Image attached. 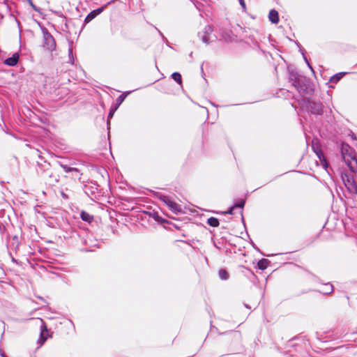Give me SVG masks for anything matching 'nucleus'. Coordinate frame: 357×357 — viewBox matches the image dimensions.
Instances as JSON below:
<instances>
[{
	"instance_id": "1",
	"label": "nucleus",
	"mask_w": 357,
	"mask_h": 357,
	"mask_svg": "<svg viewBox=\"0 0 357 357\" xmlns=\"http://www.w3.org/2000/svg\"><path fill=\"white\" fill-rule=\"evenodd\" d=\"M289 81L302 96L310 94L313 91L311 88L310 80L296 72H289Z\"/></svg>"
},
{
	"instance_id": "2",
	"label": "nucleus",
	"mask_w": 357,
	"mask_h": 357,
	"mask_svg": "<svg viewBox=\"0 0 357 357\" xmlns=\"http://www.w3.org/2000/svg\"><path fill=\"white\" fill-rule=\"evenodd\" d=\"M58 164L66 172L65 178H70L74 181L82 182V176L83 173L81 168L73 167L71 164H64L62 162H58Z\"/></svg>"
},
{
	"instance_id": "3",
	"label": "nucleus",
	"mask_w": 357,
	"mask_h": 357,
	"mask_svg": "<svg viewBox=\"0 0 357 357\" xmlns=\"http://www.w3.org/2000/svg\"><path fill=\"white\" fill-rule=\"evenodd\" d=\"M340 176L347 191L351 195H357V182L354 175L347 170H342L340 172Z\"/></svg>"
},
{
	"instance_id": "4",
	"label": "nucleus",
	"mask_w": 357,
	"mask_h": 357,
	"mask_svg": "<svg viewBox=\"0 0 357 357\" xmlns=\"http://www.w3.org/2000/svg\"><path fill=\"white\" fill-rule=\"evenodd\" d=\"M42 33L43 36V47L47 51L52 52L56 50V43L54 38L50 33L48 29L45 27L42 28Z\"/></svg>"
},
{
	"instance_id": "5",
	"label": "nucleus",
	"mask_w": 357,
	"mask_h": 357,
	"mask_svg": "<svg viewBox=\"0 0 357 357\" xmlns=\"http://www.w3.org/2000/svg\"><path fill=\"white\" fill-rule=\"evenodd\" d=\"M305 103L307 110L314 115H322L323 114V104L320 101H316L313 100H303Z\"/></svg>"
},
{
	"instance_id": "6",
	"label": "nucleus",
	"mask_w": 357,
	"mask_h": 357,
	"mask_svg": "<svg viewBox=\"0 0 357 357\" xmlns=\"http://www.w3.org/2000/svg\"><path fill=\"white\" fill-rule=\"evenodd\" d=\"M157 197L163 202L174 213L178 214L182 213L181 206L173 201L169 196L158 194Z\"/></svg>"
},
{
	"instance_id": "7",
	"label": "nucleus",
	"mask_w": 357,
	"mask_h": 357,
	"mask_svg": "<svg viewBox=\"0 0 357 357\" xmlns=\"http://www.w3.org/2000/svg\"><path fill=\"white\" fill-rule=\"evenodd\" d=\"M99 185L96 182H91L90 185H84V191L91 199H96L98 194Z\"/></svg>"
},
{
	"instance_id": "8",
	"label": "nucleus",
	"mask_w": 357,
	"mask_h": 357,
	"mask_svg": "<svg viewBox=\"0 0 357 357\" xmlns=\"http://www.w3.org/2000/svg\"><path fill=\"white\" fill-rule=\"evenodd\" d=\"M312 149L315 154L317 155V156L318 157L322 167L324 168V169L328 171L327 169L329 167V164L321 149L319 147L318 145L313 144Z\"/></svg>"
},
{
	"instance_id": "9",
	"label": "nucleus",
	"mask_w": 357,
	"mask_h": 357,
	"mask_svg": "<svg viewBox=\"0 0 357 357\" xmlns=\"http://www.w3.org/2000/svg\"><path fill=\"white\" fill-rule=\"evenodd\" d=\"M213 31V25H206L202 31L198 33V37L202 41L208 45L210 43L208 36L211 35Z\"/></svg>"
},
{
	"instance_id": "10",
	"label": "nucleus",
	"mask_w": 357,
	"mask_h": 357,
	"mask_svg": "<svg viewBox=\"0 0 357 357\" xmlns=\"http://www.w3.org/2000/svg\"><path fill=\"white\" fill-rule=\"evenodd\" d=\"M343 160L349 168L351 174L357 173V158L354 155H351L349 154V158L344 156Z\"/></svg>"
},
{
	"instance_id": "11",
	"label": "nucleus",
	"mask_w": 357,
	"mask_h": 357,
	"mask_svg": "<svg viewBox=\"0 0 357 357\" xmlns=\"http://www.w3.org/2000/svg\"><path fill=\"white\" fill-rule=\"evenodd\" d=\"M42 178H43L47 183L52 185L57 183L59 181L58 177L52 171L51 167L46 174H45V176H43Z\"/></svg>"
},
{
	"instance_id": "12",
	"label": "nucleus",
	"mask_w": 357,
	"mask_h": 357,
	"mask_svg": "<svg viewBox=\"0 0 357 357\" xmlns=\"http://www.w3.org/2000/svg\"><path fill=\"white\" fill-rule=\"evenodd\" d=\"M50 167V164L46 162V161H45L44 163L37 162L36 172L38 175L41 178L45 176V174H46Z\"/></svg>"
},
{
	"instance_id": "13",
	"label": "nucleus",
	"mask_w": 357,
	"mask_h": 357,
	"mask_svg": "<svg viewBox=\"0 0 357 357\" xmlns=\"http://www.w3.org/2000/svg\"><path fill=\"white\" fill-rule=\"evenodd\" d=\"M40 322L42 323L40 326V334L39 337V342L43 344L47 340L48 337V329L47 328V325L45 322L42 319H39Z\"/></svg>"
},
{
	"instance_id": "14",
	"label": "nucleus",
	"mask_w": 357,
	"mask_h": 357,
	"mask_svg": "<svg viewBox=\"0 0 357 357\" xmlns=\"http://www.w3.org/2000/svg\"><path fill=\"white\" fill-rule=\"evenodd\" d=\"M106 6H101L90 12L84 19V23L87 24L100 15L105 8Z\"/></svg>"
},
{
	"instance_id": "15",
	"label": "nucleus",
	"mask_w": 357,
	"mask_h": 357,
	"mask_svg": "<svg viewBox=\"0 0 357 357\" xmlns=\"http://www.w3.org/2000/svg\"><path fill=\"white\" fill-rule=\"evenodd\" d=\"M20 55L18 53H14L12 56L5 59L4 64L8 66H15L19 61Z\"/></svg>"
},
{
	"instance_id": "16",
	"label": "nucleus",
	"mask_w": 357,
	"mask_h": 357,
	"mask_svg": "<svg viewBox=\"0 0 357 357\" xmlns=\"http://www.w3.org/2000/svg\"><path fill=\"white\" fill-rule=\"evenodd\" d=\"M352 152L353 150L349 144H342L341 148V153L343 159L344 156H346V158H349V154L353 155Z\"/></svg>"
},
{
	"instance_id": "17",
	"label": "nucleus",
	"mask_w": 357,
	"mask_h": 357,
	"mask_svg": "<svg viewBox=\"0 0 357 357\" xmlns=\"http://www.w3.org/2000/svg\"><path fill=\"white\" fill-rule=\"evenodd\" d=\"M268 19L273 24H278L279 22L278 12L275 9L271 10L268 14Z\"/></svg>"
},
{
	"instance_id": "18",
	"label": "nucleus",
	"mask_w": 357,
	"mask_h": 357,
	"mask_svg": "<svg viewBox=\"0 0 357 357\" xmlns=\"http://www.w3.org/2000/svg\"><path fill=\"white\" fill-rule=\"evenodd\" d=\"M270 263L269 260L263 258L259 260L257 267L259 269L264 271L269 266Z\"/></svg>"
},
{
	"instance_id": "19",
	"label": "nucleus",
	"mask_w": 357,
	"mask_h": 357,
	"mask_svg": "<svg viewBox=\"0 0 357 357\" xmlns=\"http://www.w3.org/2000/svg\"><path fill=\"white\" fill-rule=\"evenodd\" d=\"M80 218L83 221L89 223H91L93 220V215H90L89 213L84 211H82L80 213Z\"/></svg>"
},
{
	"instance_id": "20",
	"label": "nucleus",
	"mask_w": 357,
	"mask_h": 357,
	"mask_svg": "<svg viewBox=\"0 0 357 357\" xmlns=\"http://www.w3.org/2000/svg\"><path fill=\"white\" fill-rule=\"evenodd\" d=\"M69 48H68V63H71L72 65L74 64L75 62V58L73 53V42L72 40H69Z\"/></svg>"
},
{
	"instance_id": "21",
	"label": "nucleus",
	"mask_w": 357,
	"mask_h": 357,
	"mask_svg": "<svg viewBox=\"0 0 357 357\" xmlns=\"http://www.w3.org/2000/svg\"><path fill=\"white\" fill-rule=\"evenodd\" d=\"M346 74V73L342 72L338 73L334 75H333L331 79H329V82L331 83L337 84Z\"/></svg>"
},
{
	"instance_id": "22",
	"label": "nucleus",
	"mask_w": 357,
	"mask_h": 357,
	"mask_svg": "<svg viewBox=\"0 0 357 357\" xmlns=\"http://www.w3.org/2000/svg\"><path fill=\"white\" fill-rule=\"evenodd\" d=\"M130 92H126V93H123L122 94H121L117 98H116V109H117L121 104L122 102L124 101V100L126 99V98L127 97V96L130 93Z\"/></svg>"
},
{
	"instance_id": "23",
	"label": "nucleus",
	"mask_w": 357,
	"mask_h": 357,
	"mask_svg": "<svg viewBox=\"0 0 357 357\" xmlns=\"http://www.w3.org/2000/svg\"><path fill=\"white\" fill-rule=\"evenodd\" d=\"M207 223L208 225L213 227H218L220 225L219 220L215 217H211L207 220Z\"/></svg>"
},
{
	"instance_id": "24",
	"label": "nucleus",
	"mask_w": 357,
	"mask_h": 357,
	"mask_svg": "<svg viewBox=\"0 0 357 357\" xmlns=\"http://www.w3.org/2000/svg\"><path fill=\"white\" fill-rule=\"evenodd\" d=\"M172 78L179 85L182 84L181 75L178 72H174L171 75Z\"/></svg>"
},
{
	"instance_id": "25",
	"label": "nucleus",
	"mask_w": 357,
	"mask_h": 357,
	"mask_svg": "<svg viewBox=\"0 0 357 357\" xmlns=\"http://www.w3.org/2000/svg\"><path fill=\"white\" fill-rule=\"evenodd\" d=\"M288 347H295V350L296 351H298V352H301V350L302 349V346L297 344V343H294V340H290L287 344Z\"/></svg>"
},
{
	"instance_id": "26",
	"label": "nucleus",
	"mask_w": 357,
	"mask_h": 357,
	"mask_svg": "<svg viewBox=\"0 0 357 357\" xmlns=\"http://www.w3.org/2000/svg\"><path fill=\"white\" fill-rule=\"evenodd\" d=\"M218 274L221 280H226L229 278V273L225 269H220Z\"/></svg>"
},
{
	"instance_id": "27",
	"label": "nucleus",
	"mask_w": 357,
	"mask_h": 357,
	"mask_svg": "<svg viewBox=\"0 0 357 357\" xmlns=\"http://www.w3.org/2000/svg\"><path fill=\"white\" fill-rule=\"evenodd\" d=\"M333 291V286L331 284L328 283V284H326V289L322 293L325 295H329Z\"/></svg>"
},
{
	"instance_id": "28",
	"label": "nucleus",
	"mask_w": 357,
	"mask_h": 357,
	"mask_svg": "<svg viewBox=\"0 0 357 357\" xmlns=\"http://www.w3.org/2000/svg\"><path fill=\"white\" fill-rule=\"evenodd\" d=\"M245 204V200L243 199H241L237 202L234 203V207H235V208H239L243 209Z\"/></svg>"
},
{
	"instance_id": "29",
	"label": "nucleus",
	"mask_w": 357,
	"mask_h": 357,
	"mask_svg": "<svg viewBox=\"0 0 357 357\" xmlns=\"http://www.w3.org/2000/svg\"><path fill=\"white\" fill-rule=\"evenodd\" d=\"M30 6L36 12L40 11V8H38L32 1V0H26Z\"/></svg>"
},
{
	"instance_id": "30",
	"label": "nucleus",
	"mask_w": 357,
	"mask_h": 357,
	"mask_svg": "<svg viewBox=\"0 0 357 357\" xmlns=\"http://www.w3.org/2000/svg\"><path fill=\"white\" fill-rule=\"evenodd\" d=\"M116 109V108L114 109H110V111H109V112L108 114V117H107L108 118V119H107V126L109 125V119L112 118V116H114V114Z\"/></svg>"
},
{
	"instance_id": "31",
	"label": "nucleus",
	"mask_w": 357,
	"mask_h": 357,
	"mask_svg": "<svg viewBox=\"0 0 357 357\" xmlns=\"http://www.w3.org/2000/svg\"><path fill=\"white\" fill-rule=\"evenodd\" d=\"M235 207H234V205L228 208V210L225 212H223L224 214H229V215H233L234 214V210Z\"/></svg>"
},
{
	"instance_id": "32",
	"label": "nucleus",
	"mask_w": 357,
	"mask_h": 357,
	"mask_svg": "<svg viewBox=\"0 0 357 357\" xmlns=\"http://www.w3.org/2000/svg\"><path fill=\"white\" fill-rule=\"evenodd\" d=\"M301 52H302V54H303V59H304V60L305 61V62L307 63V64L308 67H309L312 70H312V66H311V65L310 64V63L308 62V61H307V57L305 56V54H304V50H301Z\"/></svg>"
},
{
	"instance_id": "33",
	"label": "nucleus",
	"mask_w": 357,
	"mask_h": 357,
	"mask_svg": "<svg viewBox=\"0 0 357 357\" xmlns=\"http://www.w3.org/2000/svg\"><path fill=\"white\" fill-rule=\"evenodd\" d=\"M238 1H239V3H240L241 6L243 8V10H246V5H245V1L244 0H238Z\"/></svg>"
},
{
	"instance_id": "34",
	"label": "nucleus",
	"mask_w": 357,
	"mask_h": 357,
	"mask_svg": "<svg viewBox=\"0 0 357 357\" xmlns=\"http://www.w3.org/2000/svg\"><path fill=\"white\" fill-rule=\"evenodd\" d=\"M153 217L154 220H155L156 221H159V220L161 219V218L157 213H154Z\"/></svg>"
},
{
	"instance_id": "35",
	"label": "nucleus",
	"mask_w": 357,
	"mask_h": 357,
	"mask_svg": "<svg viewBox=\"0 0 357 357\" xmlns=\"http://www.w3.org/2000/svg\"><path fill=\"white\" fill-rule=\"evenodd\" d=\"M195 7H196L197 9H199H199H200L199 6H202V3H199V2H197V1L196 3H195Z\"/></svg>"
},
{
	"instance_id": "36",
	"label": "nucleus",
	"mask_w": 357,
	"mask_h": 357,
	"mask_svg": "<svg viewBox=\"0 0 357 357\" xmlns=\"http://www.w3.org/2000/svg\"><path fill=\"white\" fill-rule=\"evenodd\" d=\"M159 31L160 35L162 37V38H163L164 40H165L167 42V38L163 36V34L162 33V32H160V31Z\"/></svg>"
},
{
	"instance_id": "37",
	"label": "nucleus",
	"mask_w": 357,
	"mask_h": 357,
	"mask_svg": "<svg viewBox=\"0 0 357 357\" xmlns=\"http://www.w3.org/2000/svg\"><path fill=\"white\" fill-rule=\"evenodd\" d=\"M241 217H242V221H243V222H244V219H243V211L241 212Z\"/></svg>"
},
{
	"instance_id": "38",
	"label": "nucleus",
	"mask_w": 357,
	"mask_h": 357,
	"mask_svg": "<svg viewBox=\"0 0 357 357\" xmlns=\"http://www.w3.org/2000/svg\"><path fill=\"white\" fill-rule=\"evenodd\" d=\"M311 275L312 276V278H314L317 279V277H316L314 275L311 274Z\"/></svg>"
},
{
	"instance_id": "39",
	"label": "nucleus",
	"mask_w": 357,
	"mask_h": 357,
	"mask_svg": "<svg viewBox=\"0 0 357 357\" xmlns=\"http://www.w3.org/2000/svg\"><path fill=\"white\" fill-rule=\"evenodd\" d=\"M245 307H246L247 308H248V309H250V307L249 305H245Z\"/></svg>"
},
{
	"instance_id": "40",
	"label": "nucleus",
	"mask_w": 357,
	"mask_h": 357,
	"mask_svg": "<svg viewBox=\"0 0 357 357\" xmlns=\"http://www.w3.org/2000/svg\"><path fill=\"white\" fill-rule=\"evenodd\" d=\"M38 298L41 299V300H43V298L42 297H40V296H38Z\"/></svg>"
}]
</instances>
